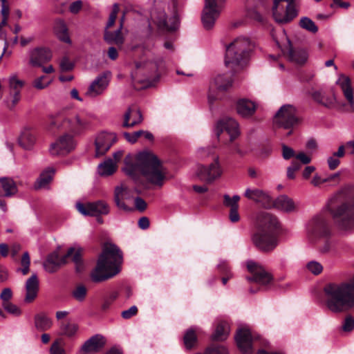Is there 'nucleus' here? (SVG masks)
<instances>
[{
    "label": "nucleus",
    "instance_id": "f257e3e1",
    "mask_svg": "<svg viewBox=\"0 0 354 354\" xmlns=\"http://www.w3.org/2000/svg\"><path fill=\"white\" fill-rule=\"evenodd\" d=\"M129 156L125 158L123 169L127 175L136 179L140 173L152 185L162 186L165 179V171L157 156L148 152H140L137 155L136 162L130 163Z\"/></svg>",
    "mask_w": 354,
    "mask_h": 354
},
{
    "label": "nucleus",
    "instance_id": "f03ea898",
    "mask_svg": "<svg viewBox=\"0 0 354 354\" xmlns=\"http://www.w3.org/2000/svg\"><path fill=\"white\" fill-rule=\"evenodd\" d=\"M278 218L269 213H261L257 218L256 231L251 237L252 243L262 252H270L278 245Z\"/></svg>",
    "mask_w": 354,
    "mask_h": 354
},
{
    "label": "nucleus",
    "instance_id": "7ed1b4c3",
    "mask_svg": "<svg viewBox=\"0 0 354 354\" xmlns=\"http://www.w3.org/2000/svg\"><path fill=\"white\" fill-rule=\"evenodd\" d=\"M332 200L340 203L331 212L337 227L342 232H353L354 230V187H344L335 194Z\"/></svg>",
    "mask_w": 354,
    "mask_h": 354
},
{
    "label": "nucleus",
    "instance_id": "20e7f679",
    "mask_svg": "<svg viewBox=\"0 0 354 354\" xmlns=\"http://www.w3.org/2000/svg\"><path fill=\"white\" fill-rule=\"evenodd\" d=\"M122 261V252L117 245H106L91 273L92 281L97 283L113 277L120 272Z\"/></svg>",
    "mask_w": 354,
    "mask_h": 354
},
{
    "label": "nucleus",
    "instance_id": "39448f33",
    "mask_svg": "<svg viewBox=\"0 0 354 354\" xmlns=\"http://www.w3.org/2000/svg\"><path fill=\"white\" fill-rule=\"evenodd\" d=\"M253 44L246 37H238L226 48L225 65L236 73L244 67L250 53L253 49Z\"/></svg>",
    "mask_w": 354,
    "mask_h": 354
},
{
    "label": "nucleus",
    "instance_id": "423d86ee",
    "mask_svg": "<svg viewBox=\"0 0 354 354\" xmlns=\"http://www.w3.org/2000/svg\"><path fill=\"white\" fill-rule=\"evenodd\" d=\"M92 117L84 113L64 117L56 116L50 124L57 129L67 131L73 135H80L89 130L91 127Z\"/></svg>",
    "mask_w": 354,
    "mask_h": 354
},
{
    "label": "nucleus",
    "instance_id": "0eeeda50",
    "mask_svg": "<svg viewBox=\"0 0 354 354\" xmlns=\"http://www.w3.org/2000/svg\"><path fill=\"white\" fill-rule=\"evenodd\" d=\"M306 233L309 241L313 243L321 241L322 238L332 236L333 232L327 216L324 214L314 216L306 225Z\"/></svg>",
    "mask_w": 354,
    "mask_h": 354
},
{
    "label": "nucleus",
    "instance_id": "6e6552de",
    "mask_svg": "<svg viewBox=\"0 0 354 354\" xmlns=\"http://www.w3.org/2000/svg\"><path fill=\"white\" fill-rule=\"evenodd\" d=\"M214 149H201L199 153L201 158L212 156L213 162L208 167L200 165L198 167L196 174L198 177L203 181L211 183L222 174V169L219 164V158L214 154Z\"/></svg>",
    "mask_w": 354,
    "mask_h": 354
},
{
    "label": "nucleus",
    "instance_id": "1a4fd4ad",
    "mask_svg": "<svg viewBox=\"0 0 354 354\" xmlns=\"http://www.w3.org/2000/svg\"><path fill=\"white\" fill-rule=\"evenodd\" d=\"M296 109L291 104H284L275 113L274 123L286 129H292L297 125L299 120L296 115Z\"/></svg>",
    "mask_w": 354,
    "mask_h": 354
},
{
    "label": "nucleus",
    "instance_id": "9d476101",
    "mask_svg": "<svg viewBox=\"0 0 354 354\" xmlns=\"http://www.w3.org/2000/svg\"><path fill=\"white\" fill-rule=\"evenodd\" d=\"M281 2L273 0L272 16L277 24H287L292 21L298 16L299 10L297 8V5L288 3L286 8H284L280 4Z\"/></svg>",
    "mask_w": 354,
    "mask_h": 354
},
{
    "label": "nucleus",
    "instance_id": "9b49d317",
    "mask_svg": "<svg viewBox=\"0 0 354 354\" xmlns=\"http://www.w3.org/2000/svg\"><path fill=\"white\" fill-rule=\"evenodd\" d=\"M225 0H205L201 20L205 29H211L218 17L223 3Z\"/></svg>",
    "mask_w": 354,
    "mask_h": 354
},
{
    "label": "nucleus",
    "instance_id": "f8f14e48",
    "mask_svg": "<svg viewBox=\"0 0 354 354\" xmlns=\"http://www.w3.org/2000/svg\"><path fill=\"white\" fill-rule=\"evenodd\" d=\"M77 211L84 216H99L110 213L109 205L103 200L82 203L78 202L75 205Z\"/></svg>",
    "mask_w": 354,
    "mask_h": 354
},
{
    "label": "nucleus",
    "instance_id": "ddd939ff",
    "mask_svg": "<svg viewBox=\"0 0 354 354\" xmlns=\"http://www.w3.org/2000/svg\"><path fill=\"white\" fill-rule=\"evenodd\" d=\"M322 242L318 245V251L322 254H328L333 257L339 255L346 249L347 244L344 241L333 238L332 236L322 238Z\"/></svg>",
    "mask_w": 354,
    "mask_h": 354
},
{
    "label": "nucleus",
    "instance_id": "4468645a",
    "mask_svg": "<svg viewBox=\"0 0 354 354\" xmlns=\"http://www.w3.org/2000/svg\"><path fill=\"white\" fill-rule=\"evenodd\" d=\"M247 268L252 273V277H246L249 282H255L261 286H266L272 281V276L261 265L253 261H248Z\"/></svg>",
    "mask_w": 354,
    "mask_h": 354
},
{
    "label": "nucleus",
    "instance_id": "2eb2a0df",
    "mask_svg": "<svg viewBox=\"0 0 354 354\" xmlns=\"http://www.w3.org/2000/svg\"><path fill=\"white\" fill-rule=\"evenodd\" d=\"M259 338V335L252 334L250 329L245 328L238 330L235 336L237 346L244 354L253 353L252 342Z\"/></svg>",
    "mask_w": 354,
    "mask_h": 354
},
{
    "label": "nucleus",
    "instance_id": "dca6fc26",
    "mask_svg": "<svg viewBox=\"0 0 354 354\" xmlns=\"http://www.w3.org/2000/svg\"><path fill=\"white\" fill-rule=\"evenodd\" d=\"M115 133L111 132H102L97 135L95 141V156L98 158L104 156L116 142Z\"/></svg>",
    "mask_w": 354,
    "mask_h": 354
},
{
    "label": "nucleus",
    "instance_id": "f3484780",
    "mask_svg": "<svg viewBox=\"0 0 354 354\" xmlns=\"http://www.w3.org/2000/svg\"><path fill=\"white\" fill-rule=\"evenodd\" d=\"M111 75V72L106 71L96 77L88 86L86 95L91 97H95L101 95L109 85Z\"/></svg>",
    "mask_w": 354,
    "mask_h": 354
},
{
    "label": "nucleus",
    "instance_id": "a211bd4d",
    "mask_svg": "<svg viewBox=\"0 0 354 354\" xmlns=\"http://www.w3.org/2000/svg\"><path fill=\"white\" fill-rule=\"evenodd\" d=\"M75 148V142L72 136L66 133L51 144L50 153L53 156L66 155Z\"/></svg>",
    "mask_w": 354,
    "mask_h": 354
},
{
    "label": "nucleus",
    "instance_id": "6ab92c4d",
    "mask_svg": "<svg viewBox=\"0 0 354 354\" xmlns=\"http://www.w3.org/2000/svg\"><path fill=\"white\" fill-rule=\"evenodd\" d=\"M224 131L229 134L230 140L232 141L239 135V124L235 120L231 118H223L218 121L215 128V133L218 138Z\"/></svg>",
    "mask_w": 354,
    "mask_h": 354
},
{
    "label": "nucleus",
    "instance_id": "aec40b11",
    "mask_svg": "<svg viewBox=\"0 0 354 354\" xmlns=\"http://www.w3.org/2000/svg\"><path fill=\"white\" fill-rule=\"evenodd\" d=\"M74 248H70L66 254L62 257H59L57 252L50 254L46 260L44 262V268L45 270L49 273H53L58 270L61 266L66 263L68 257H71L74 252Z\"/></svg>",
    "mask_w": 354,
    "mask_h": 354
},
{
    "label": "nucleus",
    "instance_id": "412c9836",
    "mask_svg": "<svg viewBox=\"0 0 354 354\" xmlns=\"http://www.w3.org/2000/svg\"><path fill=\"white\" fill-rule=\"evenodd\" d=\"M244 196L249 200L261 203L263 207L268 208L272 206V198L266 192L260 189L247 188Z\"/></svg>",
    "mask_w": 354,
    "mask_h": 354
},
{
    "label": "nucleus",
    "instance_id": "4be33fe9",
    "mask_svg": "<svg viewBox=\"0 0 354 354\" xmlns=\"http://www.w3.org/2000/svg\"><path fill=\"white\" fill-rule=\"evenodd\" d=\"M51 51L46 48H36L30 51V63L33 66H42L51 59Z\"/></svg>",
    "mask_w": 354,
    "mask_h": 354
},
{
    "label": "nucleus",
    "instance_id": "5701e85b",
    "mask_svg": "<svg viewBox=\"0 0 354 354\" xmlns=\"http://www.w3.org/2000/svg\"><path fill=\"white\" fill-rule=\"evenodd\" d=\"M104 337L99 334L95 335L86 340L82 346V354L93 353L99 351L105 345Z\"/></svg>",
    "mask_w": 354,
    "mask_h": 354
},
{
    "label": "nucleus",
    "instance_id": "b1692460",
    "mask_svg": "<svg viewBox=\"0 0 354 354\" xmlns=\"http://www.w3.org/2000/svg\"><path fill=\"white\" fill-rule=\"evenodd\" d=\"M154 21L161 30L173 31L178 27L176 17H172L168 19L165 12L163 10L157 12L156 16L154 17Z\"/></svg>",
    "mask_w": 354,
    "mask_h": 354
},
{
    "label": "nucleus",
    "instance_id": "393cba45",
    "mask_svg": "<svg viewBox=\"0 0 354 354\" xmlns=\"http://www.w3.org/2000/svg\"><path fill=\"white\" fill-rule=\"evenodd\" d=\"M142 120L143 117L140 110L136 106L129 107L124 115L122 127L132 128L142 123Z\"/></svg>",
    "mask_w": 354,
    "mask_h": 354
},
{
    "label": "nucleus",
    "instance_id": "a878e982",
    "mask_svg": "<svg viewBox=\"0 0 354 354\" xmlns=\"http://www.w3.org/2000/svg\"><path fill=\"white\" fill-rule=\"evenodd\" d=\"M39 279L37 274H32L26 281V296L24 301L26 303L32 302L37 296L39 291Z\"/></svg>",
    "mask_w": 354,
    "mask_h": 354
},
{
    "label": "nucleus",
    "instance_id": "bb28decb",
    "mask_svg": "<svg viewBox=\"0 0 354 354\" xmlns=\"http://www.w3.org/2000/svg\"><path fill=\"white\" fill-rule=\"evenodd\" d=\"M312 97L315 102L328 109H335L337 106V99L333 91L330 94H326L322 91H316L312 93Z\"/></svg>",
    "mask_w": 354,
    "mask_h": 354
},
{
    "label": "nucleus",
    "instance_id": "cd10ccee",
    "mask_svg": "<svg viewBox=\"0 0 354 354\" xmlns=\"http://www.w3.org/2000/svg\"><path fill=\"white\" fill-rule=\"evenodd\" d=\"M272 205L283 212L290 213L296 210L297 205L292 198L286 195H280L274 201Z\"/></svg>",
    "mask_w": 354,
    "mask_h": 354
},
{
    "label": "nucleus",
    "instance_id": "c85d7f7f",
    "mask_svg": "<svg viewBox=\"0 0 354 354\" xmlns=\"http://www.w3.org/2000/svg\"><path fill=\"white\" fill-rule=\"evenodd\" d=\"M129 194V189L124 185L121 184L115 187L114 191V202L116 206L124 211L128 212L131 209L122 201L123 199L127 198Z\"/></svg>",
    "mask_w": 354,
    "mask_h": 354
},
{
    "label": "nucleus",
    "instance_id": "c756f323",
    "mask_svg": "<svg viewBox=\"0 0 354 354\" xmlns=\"http://www.w3.org/2000/svg\"><path fill=\"white\" fill-rule=\"evenodd\" d=\"M343 91L344 95L347 100L352 109L354 111L353 92L351 86V80L348 77L341 75L337 81Z\"/></svg>",
    "mask_w": 354,
    "mask_h": 354
},
{
    "label": "nucleus",
    "instance_id": "7c9ffc66",
    "mask_svg": "<svg viewBox=\"0 0 354 354\" xmlns=\"http://www.w3.org/2000/svg\"><path fill=\"white\" fill-rule=\"evenodd\" d=\"M289 46L290 42L288 41ZM286 56L288 60L297 64H304L308 59V55L306 50L301 48H292L290 46Z\"/></svg>",
    "mask_w": 354,
    "mask_h": 354
},
{
    "label": "nucleus",
    "instance_id": "2f4dec72",
    "mask_svg": "<svg viewBox=\"0 0 354 354\" xmlns=\"http://www.w3.org/2000/svg\"><path fill=\"white\" fill-rule=\"evenodd\" d=\"M36 142V135L30 128H24L19 138L21 147L26 150L32 149Z\"/></svg>",
    "mask_w": 354,
    "mask_h": 354
},
{
    "label": "nucleus",
    "instance_id": "473e14b6",
    "mask_svg": "<svg viewBox=\"0 0 354 354\" xmlns=\"http://www.w3.org/2000/svg\"><path fill=\"white\" fill-rule=\"evenodd\" d=\"M104 39L109 44H115L121 48L124 43V36L122 29L118 28L115 31L104 30Z\"/></svg>",
    "mask_w": 354,
    "mask_h": 354
},
{
    "label": "nucleus",
    "instance_id": "72a5a7b5",
    "mask_svg": "<svg viewBox=\"0 0 354 354\" xmlns=\"http://www.w3.org/2000/svg\"><path fill=\"white\" fill-rule=\"evenodd\" d=\"M256 108V104L247 99H241L236 103L237 112L243 118L252 116L254 113Z\"/></svg>",
    "mask_w": 354,
    "mask_h": 354
},
{
    "label": "nucleus",
    "instance_id": "f704fd0d",
    "mask_svg": "<svg viewBox=\"0 0 354 354\" xmlns=\"http://www.w3.org/2000/svg\"><path fill=\"white\" fill-rule=\"evenodd\" d=\"M34 325L37 330L46 331L52 327L53 322L45 313H39L34 317Z\"/></svg>",
    "mask_w": 354,
    "mask_h": 354
},
{
    "label": "nucleus",
    "instance_id": "c9c22d12",
    "mask_svg": "<svg viewBox=\"0 0 354 354\" xmlns=\"http://www.w3.org/2000/svg\"><path fill=\"white\" fill-rule=\"evenodd\" d=\"M54 31L59 40L66 44L71 43V40L68 32L67 26L63 20L58 19L55 21Z\"/></svg>",
    "mask_w": 354,
    "mask_h": 354
},
{
    "label": "nucleus",
    "instance_id": "e433bc0d",
    "mask_svg": "<svg viewBox=\"0 0 354 354\" xmlns=\"http://www.w3.org/2000/svg\"><path fill=\"white\" fill-rule=\"evenodd\" d=\"M79 329L77 324L71 321H62L59 324L60 335L72 337Z\"/></svg>",
    "mask_w": 354,
    "mask_h": 354
},
{
    "label": "nucleus",
    "instance_id": "4c0bfd02",
    "mask_svg": "<svg viewBox=\"0 0 354 354\" xmlns=\"http://www.w3.org/2000/svg\"><path fill=\"white\" fill-rule=\"evenodd\" d=\"M230 333V326L227 322L221 321L217 324L214 333L212 335V339L216 341L225 340Z\"/></svg>",
    "mask_w": 354,
    "mask_h": 354
},
{
    "label": "nucleus",
    "instance_id": "58836bf2",
    "mask_svg": "<svg viewBox=\"0 0 354 354\" xmlns=\"http://www.w3.org/2000/svg\"><path fill=\"white\" fill-rule=\"evenodd\" d=\"M232 79L225 77L224 75H217L214 82L210 85V89H217L218 91H225L232 86Z\"/></svg>",
    "mask_w": 354,
    "mask_h": 354
},
{
    "label": "nucleus",
    "instance_id": "ea45409f",
    "mask_svg": "<svg viewBox=\"0 0 354 354\" xmlns=\"http://www.w3.org/2000/svg\"><path fill=\"white\" fill-rule=\"evenodd\" d=\"M115 170L116 163L111 158L106 160L98 166V173L100 176H111Z\"/></svg>",
    "mask_w": 354,
    "mask_h": 354
},
{
    "label": "nucleus",
    "instance_id": "a19ab883",
    "mask_svg": "<svg viewBox=\"0 0 354 354\" xmlns=\"http://www.w3.org/2000/svg\"><path fill=\"white\" fill-rule=\"evenodd\" d=\"M4 191V196L10 197L17 192V188L14 180L9 178H1V189Z\"/></svg>",
    "mask_w": 354,
    "mask_h": 354
},
{
    "label": "nucleus",
    "instance_id": "79ce46f5",
    "mask_svg": "<svg viewBox=\"0 0 354 354\" xmlns=\"http://www.w3.org/2000/svg\"><path fill=\"white\" fill-rule=\"evenodd\" d=\"M55 174V169L53 168H48L44 170L39 176L37 180V187H44L46 186L53 179Z\"/></svg>",
    "mask_w": 354,
    "mask_h": 354
},
{
    "label": "nucleus",
    "instance_id": "37998d69",
    "mask_svg": "<svg viewBox=\"0 0 354 354\" xmlns=\"http://www.w3.org/2000/svg\"><path fill=\"white\" fill-rule=\"evenodd\" d=\"M299 26L312 33H316L318 31V27L315 23L308 17H302L299 21Z\"/></svg>",
    "mask_w": 354,
    "mask_h": 354
},
{
    "label": "nucleus",
    "instance_id": "c03bdc74",
    "mask_svg": "<svg viewBox=\"0 0 354 354\" xmlns=\"http://www.w3.org/2000/svg\"><path fill=\"white\" fill-rule=\"evenodd\" d=\"M183 340L185 347L188 349L192 348L197 340L195 331L192 328L188 329L184 335Z\"/></svg>",
    "mask_w": 354,
    "mask_h": 354
},
{
    "label": "nucleus",
    "instance_id": "a18cd8bd",
    "mask_svg": "<svg viewBox=\"0 0 354 354\" xmlns=\"http://www.w3.org/2000/svg\"><path fill=\"white\" fill-rule=\"evenodd\" d=\"M10 91L21 93L24 82L19 80L16 75H11L8 80Z\"/></svg>",
    "mask_w": 354,
    "mask_h": 354
},
{
    "label": "nucleus",
    "instance_id": "49530a36",
    "mask_svg": "<svg viewBox=\"0 0 354 354\" xmlns=\"http://www.w3.org/2000/svg\"><path fill=\"white\" fill-rule=\"evenodd\" d=\"M223 204L225 206L228 207L230 209H239V201L240 196L234 195L232 198L228 194H225L223 196Z\"/></svg>",
    "mask_w": 354,
    "mask_h": 354
},
{
    "label": "nucleus",
    "instance_id": "de8ad7c7",
    "mask_svg": "<svg viewBox=\"0 0 354 354\" xmlns=\"http://www.w3.org/2000/svg\"><path fill=\"white\" fill-rule=\"evenodd\" d=\"M87 290L84 285L77 286L72 292V296L78 301H83L86 296Z\"/></svg>",
    "mask_w": 354,
    "mask_h": 354
},
{
    "label": "nucleus",
    "instance_id": "09e8293b",
    "mask_svg": "<svg viewBox=\"0 0 354 354\" xmlns=\"http://www.w3.org/2000/svg\"><path fill=\"white\" fill-rule=\"evenodd\" d=\"M119 10V5L118 3H114L104 30H109L114 25Z\"/></svg>",
    "mask_w": 354,
    "mask_h": 354
},
{
    "label": "nucleus",
    "instance_id": "8fccbe9b",
    "mask_svg": "<svg viewBox=\"0 0 354 354\" xmlns=\"http://www.w3.org/2000/svg\"><path fill=\"white\" fill-rule=\"evenodd\" d=\"M306 268L309 272H310L315 275H318L323 271L322 265L319 262L316 261H309L306 264Z\"/></svg>",
    "mask_w": 354,
    "mask_h": 354
},
{
    "label": "nucleus",
    "instance_id": "3c124183",
    "mask_svg": "<svg viewBox=\"0 0 354 354\" xmlns=\"http://www.w3.org/2000/svg\"><path fill=\"white\" fill-rule=\"evenodd\" d=\"M2 306L6 312L14 316L18 317L21 314L20 308L12 302L2 304Z\"/></svg>",
    "mask_w": 354,
    "mask_h": 354
},
{
    "label": "nucleus",
    "instance_id": "603ef678",
    "mask_svg": "<svg viewBox=\"0 0 354 354\" xmlns=\"http://www.w3.org/2000/svg\"><path fill=\"white\" fill-rule=\"evenodd\" d=\"M73 261L76 265L77 272H81L83 269V263L82 260V249L78 248L75 252H73Z\"/></svg>",
    "mask_w": 354,
    "mask_h": 354
},
{
    "label": "nucleus",
    "instance_id": "864d4df0",
    "mask_svg": "<svg viewBox=\"0 0 354 354\" xmlns=\"http://www.w3.org/2000/svg\"><path fill=\"white\" fill-rule=\"evenodd\" d=\"M342 329L344 332H351L354 329V317L346 316L343 322Z\"/></svg>",
    "mask_w": 354,
    "mask_h": 354
},
{
    "label": "nucleus",
    "instance_id": "5fc2aeb1",
    "mask_svg": "<svg viewBox=\"0 0 354 354\" xmlns=\"http://www.w3.org/2000/svg\"><path fill=\"white\" fill-rule=\"evenodd\" d=\"M205 354H228V351L223 346H215L207 348Z\"/></svg>",
    "mask_w": 354,
    "mask_h": 354
},
{
    "label": "nucleus",
    "instance_id": "6e6d98bb",
    "mask_svg": "<svg viewBox=\"0 0 354 354\" xmlns=\"http://www.w3.org/2000/svg\"><path fill=\"white\" fill-rule=\"evenodd\" d=\"M50 353V354H66L64 348L60 344V340L57 339L52 344Z\"/></svg>",
    "mask_w": 354,
    "mask_h": 354
},
{
    "label": "nucleus",
    "instance_id": "4d7b16f0",
    "mask_svg": "<svg viewBox=\"0 0 354 354\" xmlns=\"http://www.w3.org/2000/svg\"><path fill=\"white\" fill-rule=\"evenodd\" d=\"M12 297V292L10 288H5L0 294V299L2 304L10 302V300Z\"/></svg>",
    "mask_w": 354,
    "mask_h": 354
},
{
    "label": "nucleus",
    "instance_id": "13d9d810",
    "mask_svg": "<svg viewBox=\"0 0 354 354\" xmlns=\"http://www.w3.org/2000/svg\"><path fill=\"white\" fill-rule=\"evenodd\" d=\"M46 77V76L43 75L35 80V81L33 82L34 87L37 89H43L47 87L50 84V81L48 80L46 82H44Z\"/></svg>",
    "mask_w": 354,
    "mask_h": 354
},
{
    "label": "nucleus",
    "instance_id": "bf43d9fd",
    "mask_svg": "<svg viewBox=\"0 0 354 354\" xmlns=\"http://www.w3.org/2000/svg\"><path fill=\"white\" fill-rule=\"evenodd\" d=\"M295 153L293 149L286 145H282V156L285 160H289L291 158H295Z\"/></svg>",
    "mask_w": 354,
    "mask_h": 354
},
{
    "label": "nucleus",
    "instance_id": "052dcab7",
    "mask_svg": "<svg viewBox=\"0 0 354 354\" xmlns=\"http://www.w3.org/2000/svg\"><path fill=\"white\" fill-rule=\"evenodd\" d=\"M138 313V308L136 306H132L127 310H123L121 313V316L122 318L125 319H130L133 316L136 315Z\"/></svg>",
    "mask_w": 354,
    "mask_h": 354
},
{
    "label": "nucleus",
    "instance_id": "680f3d73",
    "mask_svg": "<svg viewBox=\"0 0 354 354\" xmlns=\"http://www.w3.org/2000/svg\"><path fill=\"white\" fill-rule=\"evenodd\" d=\"M10 95L12 97V100L11 102L8 104V106L10 109H12L16 106V104L19 102L21 99V95L20 93H18V91H10Z\"/></svg>",
    "mask_w": 354,
    "mask_h": 354
},
{
    "label": "nucleus",
    "instance_id": "e2e57ef3",
    "mask_svg": "<svg viewBox=\"0 0 354 354\" xmlns=\"http://www.w3.org/2000/svg\"><path fill=\"white\" fill-rule=\"evenodd\" d=\"M327 162L330 170L335 169L340 164L339 160L333 155L328 158Z\"/></svg>",
    "mask_w": 354,
    "mask_h": 354
},
{
    "label": "nucleus",
    "instance_id": "0e129e2a",
    "mask_svg": "<svg viewBox=\"0 0 354 354\" xmlns=\"http://www.w3.org/2000/svg\"><path fill=\"white\" fill-rule=\"evenodd\" d=\"M82 8V2L80 0L73 2L69 6V10L73 14H77Z\"/></svg>",
    "mask_w": 354,
    "mask_h": 354
},
{
    "label": "nucleus",
    "instance_id": "69168bd1",
    "mask_svg": "<svg viewBox=\"0 0 354 354\" xmlns=\"http://www.w3.org/2000/svg\"><path fill=\"white\" fill-rule=\"evenodd\" d=\"M295 159L304 165L308 164L311 161V158L304 152L297 153L295 156Z\"/></svg>",
    "mask_w": 354,
    "mask_h": 354
},
{
    "label": "nucleus",
    "instance_id": "338daca9",
    "mask_svg": "<svg viewBox=\"0 0 354 354\" xmlns=\"http://www.w3.org/2000/svg\"><path fill=\"white\" fill-rule=\"evenodd\" d=\"M73 67V64L68 58L64 57L60 62V68L64 71H71Z\"/></svg>",
    "mask_w": 354,
    "mask_h": 354
},
{
    "label": "nucleus",
    "instance_id": "774afa93",
    "mask_svg": "<svg viewBox=\"0 0 354 354\" xmlns=\"http://www.w3.org/2000/svg\"><path fill=\"white\" fill-rule=\"evenodd\" d=\"M135 206L137 209L143 212L147 208V203L142 198L137 197L135 198Z\"/></svg>",
    "mask_w": 354,
    "mask_h": 354
}]
</instances>
